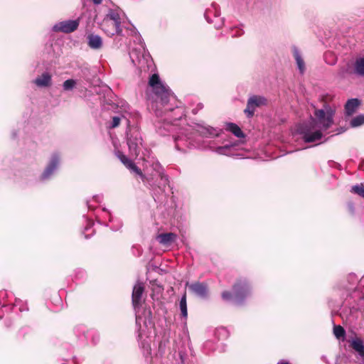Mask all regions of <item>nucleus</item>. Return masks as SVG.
Returning <instances> with one entry per match:
<instances>
[{"label":"nucleus","mask_w":364,"mask_h":364,"mask_svg":"<svg viewBox=\"0 0 364 364\" xmlns=\"http://www.w3.org/2000/svg\"><path fill=\"white\" fill-rule=\"evenodd\" d=\"M334 114V109L326 105L323 109L315 110V118L311 117L310 122L299 124L296 132L306 143L316 142L322 138V132L332 126Z\"/></svg>","instance_id":"nucleus-1"},{"label":"nucleus","mask_w":364,"mask_h":364,"mask_svg":"<svg viewBox=\"0 0 364 364\" xmlns=\"http://www.w3.org/2000/svg\"><path fill=\"white\" fill-rule=\"evenodd\" d=\"M132 63L141 71L149 72L153 67V60L151 56L146 53L144 43L140 41L139 47L133 48L129 53Z\"/></svg>","instance_id":"nucleus-2"},{"label":"nucleus","mask_w":364,"mask_h":364,"mask_svg":"<svg viewBox=\"0 0 364 364\" xmlns=\"http://www.w3.org/2000/svg\"><path fill=\"white\" fill-rule=\"evenodd\" d=\"M149 85L152 87L154 94L160 98L161 105H166L172 94L171 90L161 82L158 74H153L151 76Z\"/></svg>","instance_id":"nucleus-3"},{"label":"nucleus","mask_w":364,"mask_h":364,"mask_svg":"<svg viewBox=\"0 0 364 364\" xmlns=\"http://www.w3.org/2000/svg\"><path fill=\"white\" fill-rule=\"evenodd\" d=\"M113 24V28L109 31L111 35L119 34L122 32L121 29V18L120 11L118 9H109L108 13L105 17V25Z\"/></svg>","instance_id":"nucleus-4"},{"label":"nucleus","mask_w":364,"mask_h":364,"mask_svg":"<svg viewBox=\"0 0 364 364\" xmlns=\"http://www.w3.org/2000/svg\"><path fill=\"white\" fill-rule=\"evenodd\" d=\"M141 137L137 131L131 133L127 138V145L130 154L134 156H138L139 154V146L141 145Z\"/></svg>","instance_id":"nucleus-5"},{"label":"nucleus","mask_w":364,"mask_h":364,"mask_svg":"<svg viewBox=\"0 0 364 364\" xmlns=\"http://www.w3.org/2000/svg\"><path fill=\"white\" fill-rule=\"evenodd\" d=\"M79 19L63 21L55 23L53 27V30L56 32L69 33L75 31L79 26Z\"/></svg>","instance_id":"nucleus-6"},{"label":"nucleus","mask_w":364,"mask_h":364,"mask_svg":"<svg viewBox=\"0 0 364 364\" xmlns=\"http://www.w3.org/2000/svg\"><path fill=\"white\" fill-rule=\"evenodd\" d=\"M266 101V99L261 96L253 95L250 97L247 100V107L245 109V113L247 117H252L256 108L264 105Z\"/></svg>","instance_id":"nucleus-7"},{"label":"nucleus","mask_w":364,"mask_h":364,"mask_svg":"<svg viewBox=\"0 0 364 364\" xmlns=\"http://www.w3.org/2000/svg\"><path fill=\"white\" fill-rule=\"evenodd\" d=\"M233 290L235 303L240 304L248 294L249 287L245 281L240 280L233 286Z\"/></svg>","instance_id":"nucleus-8"},{"label":"nucleus","mask_w":364,"mask_h":364,"mask_svg":"<svg viewBox=\"0 0 364 364\" xmlns=\"http://www.w3.org/2000/svg\"><path fill=\"white\" fill-rule=\"evenodd\" d=\"M186 285L196 296L201 299H206L208 297V288L206 284L197 282L191 284L187 283Z\"/></svg>","instance_id":"nucleus-9"},{"label":"nucleus","mask_w":364,"mask_h":364,"mask_svg":"<svg viewBox=\"0 0 364 364\" xmlns=\"http://www.w3.org/2000/svg\"><path fill=\"white\" fill-rule=\"evenodd\" d=\"M350 347L358 353L359 364H364V343L360 338H355L350 341Z\"/></svg>","instance_id":"nucleus-10"},{"label":"nucleus","mask_w":364,"mask_h":364,"mask_svg":"<svg viewBox=\"0 0 364 364\" xmlns=\"http://www.w3.org/2000/svg\"><path fill=\"white\" fill-rule=\"evenodd\" d=\"M117 157L119 159V160L122 161V163L130 171L136 173V174L139 175L141 178L144 180L145 176L141 171V170L135 165L134 163L132 162V160L129 159L124 154H123L122 152L118 151L117 154Z\"/></svg>","instance_id":"nucleus-11"},{"label":"nucleus","mask_w":364,"mask_h":364,"mask_svg":"<svg viewBox=\"0 0 364 364\" xmlns=\"http://www.w3.org/2000/svg\"><path fill=\"white\" fill-rule=\"evenodd\" d=\"M144 287L142 283L137 282L134 288L132 291V304L135 309L136 310V308H138L140 305V301L141 299L142 294L144 292Z\"/></svg>","instance_id":"nucleus-12"},{"label":"nucleus","mask_w":364,"mask_h":364,"mask_svg":"<svg viewBox=\"0 0 364 364\" xmlns=\"http://www.w3.org/2000/svg\"><path fill=\"white\" fill-rule=\"evenodd\" d=\"M59 156L58 154H55L52 156L48 166L41 175V178L43 180L48 179L53 173L59 164Z\"/></svg>","instance_id":"nucleus-13"},{"label":"nucleus","mask_w":364,"mask_h":364,"mask_svg":"<svg viewBox=\"0 0 364 364\" xmlns=\"http://www.w3.org/2000/svg\"><path fill=\"white\" fill-rule=\"evenodd\" d=\"M195 129L202 136L205 137H213L218 135V131L210 126H205L200 124H196Z\"/></svg>","instance_id":"nucleus-14"},{"label":"nucleus","mask_w":364,"mask_h":364,"mask_svg":"<svg viewBox=\"0 0 364 364\" xmlns=\"http://www.w3.org/2000/svg\"><path fill=\"white\" fill-rule=\"evenodd\" d=\"M52 77L48 73H44L36 77L33 82L38 87H47L51 85Z\"/></svg>","instance_id":"nucleus-15"},{"label":"nucleus","mask_w":364,"mask_h":364,"mask_svg":"<svg viewBox=\"0 0 364 364\" xmlns=\"http://www.w3.org/2000/svg\"><path fill=\"white\" fill-rule=\"evenodd\" d=\"M177 235L173 232L159 234L156 237L158 242L165 246H169L176 240Z\"/></svg>","instance_id":"nucleus-16"},{"label":"nucleus","mask_w":364,"mask_h":364,"mask_svg":"<svg viewBox=\"0 0 364 364\" xmlns=\"http://www.w3.org/2000/svg\"><path fill=\"white\" fill-rule=\"evenodd\" d=\"M87 44L92 49H100L102 46V38L98 35L90 34L87 36Z\"/></svg>","instance_id":"nucleus-17"},{"label":"nucleus","mask_w":364,"mask_h":364,"mask_svg":"<svg viewBox=\"0 0 364 364\" xmlns=\"http://www.w3.org/2000/svg\"><path fill=\"white\" fill-rule=\"evenodd\" d=\"M293 54L296 63L297 68L300 73L303 74L305 71V63L301 57V55L296 47H293Z\"/></svg>","instance_id":"nucleus-18"},{"label":"nucleus","mask_w":364,"mask_h":364,"mask_svg":"<svg viewBox=\"0 0 364 364\" xmlns=\"http://www.w3.org/2000/svg\"><path fill=\"white\" fill-rule=\"evenodd\" d=\"M359 104L360 102L358 99L349 100L345 107L346 114L348 116L352 115L356 111Z\"/></svg>","instance_id":"nucleus-19"},{"label":"nucleus","mask_w":364,"mask_h":364,"mask_svg":"<svg viewBox=\"0 0 364 364\" xmlns=\"http://www.w3.org/2000/svg\"><path fill=\"white\" fill-rule=\"evenodd\" d=\"M354 73L358 76H364V58H358L355 60Z\"/></svg>","instance_id":"nucleus-20"},{"label":"nucleus","mask_w":364,"mask_h":364,"mask_svg":"<svg viewBox=\"0 0 364 364\" xmlns=\"http://www.w3.org/2000/svg\"><path fill=\"white\" fill-rule=\"evenodd\" d=\"M227 129L232 132L237 137L242 138L245 136L241 129L234 123L228 124Z\"/></svg>","instance_id":"nucleus-21"},{"label":"nucleus","mask_w":364,"mask_h":364,"mask_svg":"<svg viewBox=\"0 0 364 364\" xmlns=\"http://www.w3.org/2000/svg\"><path fill=\"white\" fill-rule=\"evenodd\" d=\"M152 168L159 174L161 180H164L165 182L168 181V177L164 174V169L158 161L152 163Z\"/></svg>","instance_id":"nucleus-22"},{"label":"nucleus","mask_w":364,"mask_h":364,"mask_svg":"<svg viewBox=\"0 0 364 364\" xmlns=\"http://www.w3.org/2000/svg\"><path fill=\"white\" fill-rule=\"evenodd\" d=\"M350 191L364 198V185L363 183L352 186Z\"/></svg>","instance_id":"nucleus-23"},{"label":"nucleus","mask_w":364,"mask_h":364,"mask_svg":"<svg viewBox=\"0 0 364 364\" xmlns=\"http://www.w3.org/2000/svg\"><path fill=\"white\" fill-rule=\"evenodd\" d=\"M364 124V115L360 114L350 121V125L352 127H357Z\"/></svg>","instance_id":"nucleus-24"},{"label":"nucleus","mask_w":364,"mask_h":364,"mask_svg":"<svg viewBox=\"0 0 364 364\" xmlns=\"http://www.w3.org/2000/svg\"><path fill=\"white\" fill-rule=\"evenodd\" d=\"M180 309L181 311V314L183 317H186L188 315L187 311V304H186V294H184L180 301Z\"/></svg>","instance_id":"nucleus-25"},{"label":"nucleus","mask_w":364,"mask_h":364,"mask_svg":"<svg viewBox=\"0 0 364 364\" xmlns=\"http://www.w3.org/2000/svg\"><path fill=\"white\" fill-rule=\"evenodd\" d=\"M76 85V81L73 79L66 80L63 84V88L65 91L72 90Z\"/></svg>","instance_id":"nucleus-26"},{"label":"nucleus","mask_w":364,"mask_h":364,"mask_svg":"<svg viewBox=\"0 0 364 364\" xmlns=\"http://www.w3.org/2000/svg\"><path fill=\"white\" fill-rule=\"evenodd\" d=\"M333 333L337 338H340L345 336L346 331L342 326H335L333 328Z\"/></svg>","instance_id":"nucleus-27"},{"label":"nucleus","mask_w":364,"mask_h":364,"mask_svg":"<svg viewBox=\"0 0 364 364\" xmlns=\"http://www.w3.org/2000/svg\"><path fill=\"white\" fill-rule=\"evenodd\" d=\"M325 60L327 63L330 65H334L336 63V58L333 54L331 52L326 53Z\"/></svg>","instance_id":"nucleus-28"},{"label":"nucleus","mask_w":364,"mask_h":364,"mask_svg":"<svg viewBox=\"0 0 364 364\" xmlns=\"http://www.w3.org/2000/svg\"><path fill=\"white\" fill-rule=\"evenodd\" d=\"M120 117H117V116H115L112 118V124L110 125L109 128H115L117 127H118L120 124Z\"/></svg>","instance_id":"nucleus-29"},{"label":"nucleus","mask_w":364,"mask_h":364,"mask_svg":"<svg viewBox=\"0 0 364 364\" xmlns=\"http://www.w3.org/2000/svg\"><path fill=\"white\" fill-rule=\"evenodd\" d=\"M102 26L104 28L105 32H106L108 35L112 36L109 31H110L113 28V24L109 23V24L105 25V19L103 20Z\"/></svg>","instance_id":"nucleus-30"},{"label":"nucleus","mask_w":364,"mask_h":364,"mask_svg":"<svg viewBox=\"0 0 364 364\" xmlns=\"http://www.w3.org/2000/svg\"><path fill=\"white\" fill-rule=\"evenodd\" d=\"M144 314L146 316V318H145V320L143 322H144L145 326H147V315L149 316L148 321L150 322L151 321V311L145 310L144 311Z\"/></svg>","instance_id":"nucleus-31"},{"label":"nucleus","mask_w":364,"mask_h":364,"mask_svg":"<svg viewBox=\"0 0 364 364\" xmlns=\"http://www.w3.org/2000/svg\"><path fill=\"white\" fill-rule=\"evenodd\" d=\"M229 149V146H219L216 149V152L220 154H224L225 151Z\"/></svg>","instance_id":"nucleus-32"},{"label":"nucleus","mask_w":364,"mask_h":364,"mask_svg":"<svg viewBox=\"0 0 364 364\" xmlns=\"http://www.w3.org/2000/svg\"><path fill=\"white\" fill-rule=\"evenodd\" d=\"M232 297V294L229 291H224L223 292L222 294V298L224 299V300H229Z\"/></svg>","instance_id":"nucleus-33"},{"label":"nucleus","mask_w":364,"mask_h":364,"mask_svg":"<svg viewBox=\"0 0 364 364\" xmlns=\"http://www.w3.org/2000/svg\"><path fill=\"white\" fill-rule=\"evenodd\" d=\"M142 321V318L140 316H136V323L137 326H140L141 321Z\"/></svg>","instance_id":"nucleus-34"},{"label":"nucleus","mask_w":364,"mask_h":364,"mask_svg":"<svg viewBox=\"0 0 364 364\" xmlns=\"http://www.w3.org/2000/svg\"><path fill=\"white\" fill-rule=\"evenodd\" d=\"M92 1L95 4H99L102 2V0H92Z\"/></svg>","instance_id":"nucleus-35"},{"label":"nucleus","mask_w":364,"mask_h":364,"mask_svg":"<svg viewBox=\"0 0 364 364\" xmlns=\"http://www.w3.org/2000/svg\"><path fill=\"white\" fill-rule=\"evenodd\" d=\"M278 364H291L289 362H280Z\"/></svg>","instance_id":"nucleus-36"},{"label":"nucleus","mask_w":364,"mask_h":364,"mask_svg":"<svg viewBox=\"0 0 364 364\" xmlns=\"http://www.w3.org/2000/svg\"><path fill=\"white\" fill-rule=\"evenodd\" d=\"M139 337L141 338V333H139Z\"/></svg>","instance_id":"nucleus-37"},{"label":"nucleus","mask_w":364,"mask_h":364,"mask_svg":"<svg viewBox=\"0 0 364 364\" xmlns=\"http://www.w3.org/2000/svg\"><path fill=\"white\" fill-rule=\"evenodd\" d=\"M198 106H200V108H203V106L201 105H198Z\"/></svg>","instance_id":"nucleus-38"}]
</instances>
